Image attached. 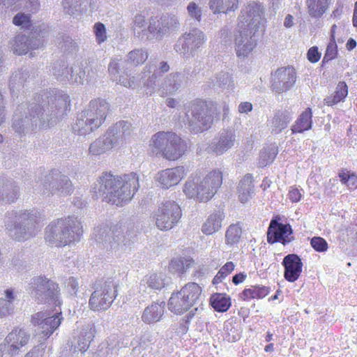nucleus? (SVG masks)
<instances>
[{
    "label": "nucleus",
    "instance_id": "nucleus-20",
    "mask_svg": "<svg viewBox=\"0 0 357 357\" xmlns=\"http://www.w3.org/2000/svg\"><path fill=\"white\" fill-rule=\"evenodd\" d=\"M132 132V124L128 121H121L111 126L105 134L116 147L126 142L131 137Z\"/></svg>",
    "mask_w": 357,
    "mask_h": 357
},
{
    "label": "nucleus",
    "instance_id": "nucleus-37",
    "mask_svg": "<svg viewBox=\"0 0 357 357\" xmlns=\"http://www.w3.org/2000/svg\"><path fill=\"white\" fill-rule=\"evenodd\" d=\"M238 198L241 202L245 203L254 192L252 176L246 174L239 182L238 187Z\"/></svg>",
    "mask_w": 357,
    "mask_h": 357
},
{
    "label": "nucleus",
    "instance_id": "nucleus-1",
    "mask_svg": "<svg viewBox=\"0 0 357 357\" xmlns=\"http://www.w3.org/2000/svg\"><path fill=\"white\" fill-rule=\"evenodd\" d=\"M40 105L18 106L13 116V128L19 134L36 129L52 126L58 119L66 114L70 107V98L63 91L54 90L45 95Z\"/></svg>",
    "mask_w": 357,
    "mask_h": 357
},
{
    "label": "nucleus",
    "instance_id": "nucleus-61",
    "mask_svg": "<svg viewBox=\"0 0 357 357\" xmlns=\"http://www.w3.org/2000/svg\"><path fill=\"white\" fill-rule=\"evenodd\" d=\"M215 79V84L218 86H227L229 87L232 86V77L228 73L220 72L216 75Z\"/></svg>",
    "mask_w": 357,
    "mask_h": 357
},
{
    "label": "nucleus",
    "instance_id": "nucleus-62",
    "mask_svg": "<svg viewBox=\"0 0 357 357\" xmlns=\"http://www.w3.org/2000/svg\"><path fill=\"white\" fill-rule=\"evenodd\" d=\"M337 44L335 40H330L326 50L324 60L330 61L335 58L337 55Z\"/></svg>",
    "mask_w": 357,
    "mask_h": 357
},
{
    "label": "nucleus",
    "instance_id": "nucleus-59",
    "mask_svg": "<svg viewBox=\"0 0 357 357\" xmlns=\"http://www.w3.org/2000/svg\"><path fill=\"white\" fill-rule=\"evenodd\" d=\"M79 1L80 0H64L62 3L64 12L66 14L73 15L79 10L81 3H78Z\"/></svg>",
    "mask_w": 357,
    "mask_h": 357
},
{
    "label": "nucleus",
    "instance_id": "nucleus-15",
    "mask_svg": "<svg viewBox=\"0 0 357 357\" xmlns=\"http://www.w3.org/2000/svg\"><path fill=\"white\" fill-rule=\"evenodd\" d=\"M135 236L132 228L116 225L112 227V235L109 237L110 248L116 251H125L133 243Z\"/></svg>",
    "mask_w": 357,
    "mask_h": 357
},
{
    "label": "nucleus",
    "instance_id": "nucleus-64",
    "mask_svg": "<svg viewBox=\"0 0 357 357\" xmlns=\"http://www.w3.org/2000/svg\"><path fill=\"white\" fill-rule=\"evenodd\" d=\"M169 268L174 273L183 274L184 268L182 258L172 259L169 264Z\"/></svg>",
    "mask_w": 357,
    "mask_h": 357
},
{
    "label": "nucleus",
    "instance_id": "nucleus-5",
    "mask_svg": "<svg viewBox=\"0 0 357 357\" xmlns=\"http://www.w3.org/2000/svg\"><path fill=\"white\" fill-rule=\"evenodd\" d=\"M80 220L74 216L57 219L45 228L46 241L56 246H64L79 241L82 235Z\"/></svg>",
    "mask_w": 357,
    "mask_h": 357
},
{
    "label": "nucleus",
    "instance_id": "nucleus-26",
    "mask_svg": "<svg viewBox=\"0 0 357 357\" xmlns=\"http://www.w3.org/2000/svg\"><path fill=\"white\" fill-rule=\"evenodd\" d=\"M185 142L175 132H172L164 158L174 161L180 158L185 152Z\"/></svg>",
    "mask_w": 357,
    "mask_h": 357
},
{
    "label": "nucleus",
    "instance_id": "nucleus-54",
    "mask_svg": "<svg viewBox=\"0 0 357 357\" xmlns=\"http://www.w3.org/2000/svg\"><path fill=\"white\" fill-rule=\"evenodd\" d=\"M235 265L233 262L229 261L227 262L218 272L217 275L214 277L213 280V283L214 284H218L222 282V280L226 278L229 274H230L233 270L234 269Z\"/></svg>",
    "mask_w": 357,
    "mask_h": 357
},
{
    "label": "nucleus",
    "instance_id": "nucleus-8",
    "mask_svg": "<svg viewBox=\"0 0 357 357\" xmlns=\"http://www.w3.org/2000/svg\"><path fill=\"white\" fill-rule=\"evenodd\" d=\"M202 289L198 284H186L179 291L173 293L168 302V309L174 312H195L203 310L202 305H198V299Z\"/></svg>",
    "mask_w": 357,
    "mask_h": 357
},
{
    "label": "nucleus",
    "instance_id": "nucleus-27",
    "mask_svg": "<svg viewBox=\"0 0 357 357\" xmlns=\"http://www.w3.org/2000/svg\"><path fill=\"white\" fill-rule=\"evenodd\" d=\"M47 192L52 193H58L61 195H70L73 190V184L68 176L63 174H55L52 181L47 185V183L44 185Z\"/></svg>",
    "mask_w": 357,
    "mask_h": 357
},
{
    "label": "nucleus",
    "instance_id": "nucleus-25",
    "mask_svg": "<svg viewBox=\"0 0 357 357\" xmlns=\"http://www.w3.org/2000/svg\"><path fill=\"white\" fill-rule=\"evenodd\" d=\"M172 132L160 131L152 135L149 142V155L164 158Z\"/></svg>",
    "mask_w": 357,
    "mask_h": 357
},
{
    "label": "nucleus",
    "instance_id": "nucleus-9",
    "mask_svg": "<svg viewBox=\"0 0 357 357\" xmlns=\"http://www.w3.org/2000/svg\"><path fill=\"white\" fill-rule=\"evenodd\" d=\"M213 109L203 100H196L191 103L190 112L186 113V121L190 128L195 132H202L211 127L213 123Z\"/></svg>",
    "mask_w": 357,
    "mask_h": 357
},
{
    "label": "nucleus",
    "instance_id": "nucleus-21",
    "mask_svg": "<svg viewBox=\"0 0 357 357\" xmlns=\"http://www.w3.org/2000/svg\"><path fill=\"white\" fill-rule=\"evenodd\" d=\"M156 66L153 63H149L144 66L140 74L139 82L142 83L141 89L147 96H151L160 86L158 81V75L156 73Z\"/></svg>",
    "mask_w": 357,
    "mask_h": 357
},
{
    "label": "nucleus",
    "instance_id": "nucleus-32",
    "mask_svg": "<svg viewBox=\"0 0 357 357\" xmlns=\"http://www.w3.org/2000/svg\"><path fill=\"white\" fill-rule=\"evenodd\" d=\"M291 119L292 116L290 112L287 111L276 113L270 123L269 129L273 135L280 133L287 127Z\"/></svg>",
    "mask_w": 357,
    "mask_h": 357
},
{
    "label": "nucleus",
    "instance_id": "nucleus-22",
    "mask_svg": "<svg viewBox=\"0 0 357 357\" xmlns=\"http://www.w3.org/2000/svg\"><path fill=\"white\" fill-rule=\"evenodd\" d=\"M236 135L232 130H225L213 140L208 146L207 151L216 155H221L231 149L235 144Z\"/></svg>",
    "mask_w": 357,
    "mask_h": 357
},
{
    "label": "nucleus",
    "instance_id": "nucleus-23",
    "mask_svg": "<svg viewBox=\"0 0 357 357\" xmlns=\"http://www.w3.org/2000/svg\"><path fill=\"white\" fill-rule=\"evenodd\" d=\"M126 61L122 59H112L108 66V71L112 79L124 87L135 89L139 84L135 76L128 74V73H123L119 75V70L121 67H123V63Z\"/></svg>",
    "mask_w": 357,
    "mask_h": 357
},
{
    "label": "nucleus",
    "instance_id": "nucleus-19",
    "mask_svg": "<svg viewBox=\"0 0 357 357\" xmlns=\"http://www.w3.org/2000/svg\"><path fill=\"white\" fill-rule=\"evenodd\" d=\"M293 240L292 229L289 224L284 225L275 219L271 220L267 231V241L269 243L280 242L286 245Z\"/></svg>",
    "mask_w": 357,
    "mask_h": 357
},
{
    "label": "nucleus",
    "instance_id": "nucleus-60",
    "mask_svg": "<svg viewBox=\"0 0 357 357\" xmlns=\"http://www.w3.org/2000/svg\"><path fill=\"white\" fill-rule=\"evenodd\" d=\"M311 246L319 252H326L328 248V243L325 239L319 236H314L310 240Z\"/></svg>",
    "mask_w": 357,
    "mask_h": 357
},
{
    "label": "nucleus",
    "instance_id": "nucleus-38",
    "mask_svg": "<svg viewBox=\"0 0 357 357\" xmlns=\"http://www.w3.org/2000/svg\"><path fill=\"white\" fill-rule=\"evenodd\" d=\"M210 304L218 312H225L231 306V299L225 294H214L210 298Z\"/></svg>",
    "mask_w": 357,
    "mask_h": 357
},
{
    "label": "nucleus",
    "instance_id": "nucleus-44",
    "mask_svg": "<svg viewBox=\"0 0 357 357\" xmlns=\"http://www.w3.org/2000/svg\"><path fill=\"white\" fill-rule=\"evenodd\" d=\"M142 282L149 287L155 290L162 289L165 285V276L162 273H153L144 278Z\"/></svg>",
    "mask_w": 357,
    "mask_h": 357
},
{
    "label": "nucleus",
    "instance_id": "nucleus-50",
    "mask_svg": "<svg viewBox=\"0 0 357 357\" xmlns=\"http://www.w3.org/2000/svg\"><path fill=\"white\" fill-rule=\"evenodd\" d=\"M128 61L134 66L142 64L148 59V53L143 49H135L127 55Z\"/></svg>",
    "mask_w": 357,
    "mask_h": 357
},
{
    "label": "nucleus",
    "instance_id": "nucleus-4",
    "mask_svg": "<svg viewBox=\"0 0 357 357\" xmlns=\"http://www.w3.org/2000/svg\"><path fill=\"white\" fill-rule=\"evenodd\" d=\"M222 183V172L215 169L205 176H189L183 186V192L188 199L205 202L215 195Z\"/></svg>",
    "mask_w": 357,
    "mask_h": 357
},
{
    "label": "nucleus",
    "instance_id": "nucleus-14",
    "mask_svg": "<svg viewBox=\"0 0 357 357\" xmlns=\"http://www.w3.org/2000/svg\"><path fill=\"white\" fill-rule=\"evenodd\" d=\"M259 31L241 29H236L234 35L235 51L237 57L244 59L248 57L254 50L257 45L256 35Z\"/></svg>",
    "mask_w": 357,
    "mask_h": 357
},
{
    "label": "nucleus",
    "instance_id": "nucleus-10",
    "mask_svg": "<svg viewBox=\"0 0 357 357\" xmlns=\"http://www.w3.org/2000/svg\"><path fill=\"white\" fill-rule=\"evenodd\" d=\"M266 19L263 7L255 2H250L241 10L238 17L237 29L243 31L250 30L251 32L264 31Z\"/></svg>",
    "mask_w": 357,
    "mask_h": 357
},
{
    "label": "nucleus",
    "instance_id": "nucleus-13",
    "mask_svg": "<svg viewBox=\"0 0 357 357\" xmlns=\"http://www.w3.org/2000/svg\"><path fill=\"white\" fill-rule=\"evenodd\" d=\"M116 296V284L112 280H107L96 285L89 299L93 311H105Z\"/></svg>",
    "mask_w": 357,
    "mask_h": 357
},
{
    "label": "nucleus",
    "instance_id": "nucleus-63",
    "mask_svg": "<svg viewBox=\"0 0 357 357\" xmlns=\"http://www.w3.org/2000/svg\"><path fill=\"white\" fill-rule=\"evenodd\" d=\"M165 307V302L158 300L148 305L144 312H164Z\"/></svg>",
    "mask_w": 357,
    "mask_h": 357
},
{
    "label": "nucleus",
    "instance_id": "nucleus-33",
    "mask_svg": "<svg viewBox=\"0 0 357 357\" xmlns=\"http://www.w3.org/2000/svg\"><path fill=\"white\" fill-rule=\"evenodd\" d=\"M6 337L11 344H15L20 352V349L29 343L31 334L25 328H15Z\"/></svg>",
    "mask_w": 357,
    "mask_h": 357
},
{
    "label": "nucleus",
    "instance_id": "nucleus-3",
    "mask_svg": "<svg viewBox=\"0 0 357 357\" xmlns=\"http://www.w3.org/2000/svg\"><path fill=\"white\" fill-rule=\"evenodd\" d=\"M41 219L40 213L35 208L11 211L6 213L5 228L12 238L24 241L36 234Z\"/></svg>",
    "mask_w": 357,
    "mask_h": 357
},
{
    "label": "nucleus",
    "instance_id": "nucleus-36",
    "mask_svg": "<svg viewBox=\"0 0 357 357\" xmlns=\"http://www.w3.org/2000/svg\"><path fill=\"white\" fill-rule=\"evenodd\" d=\"M210 9L213 13H228L238 8V0H210Z\"/></svg>",
    "mask_w": 357,
    "mask_h": 357
},
{
    "label": "nucleus",
    "instance_id": "nucleus-30",
    "mask_svg": "<svg viewBox=\"0 0 357 357\" xmlns=\"http://www.w3.org/2000/svg\"><path fill=\"white\" fill-rule=\"evenodd\" d=\"M182 75L180 73H171L160 84L158 93L161 96L176 92L181 86Z\"/></svg>",
    "mask_w": 357,
    "mask_h": 357
},
{
    "label": "nucleus",
    "instance_id": "nucleus-28",
    "mask_svg": "<svg viewBox=\"0 0 357 357\" xmlns=\"http://www.w3.org/2000/svg\"><path fill=\"white\" fill-rule=\"evenodd\" d=\"M18 195L19 189L15 183L12 180L0 176V202H14Z\"/></svg>",
    "mask_w": 357,
    "mask_h": 357
},
{
    "label": "nucleus",
    "instance_id": "nucleus-6",
    "mask_svg": "<svg viewBox=\"0 0 357 357\" xmlns=\"http://www.w3.org/2000/svg\"><path fill=\"white\" fill-rule=\"evenodd\" d=\"M109 107V104L103 99L91 100L73 125V132L78 135L85 136L100 128L106 119Z\"/></svg>",
    "mask_w": 357,
    "mask_h": 357
},
{
    "label": "nucleus",
    "instance_id": "nucleus-52",
    "mask_svg": "<svg viewBox=\"0 0 357 357\" xmlns=\"http://www.w3.org/2000/svg\"><path fill=\"white\" fill-rule=\"evenodd\" d=\"M70 68L64 62H59L54 65L52 69V73L55 78L60 82L68 81Z\"/></svg>",
    "mask_w": 357,
    "mask_h": 357
},
{
    "label": "nucleus",
    "instance_id": "nucleus-55",
    "mask_svg": "<svg viewBox=\"0 0 357 357\" xmlns=\"http://www.w3.org/2000/svg\"><path fill=\"white\" fill-rule=\"evenodd\" d=\"M162 17L158 18V17H153L149 20V32H151V39L155 38H162V37H160L159 36V30L160 31V29H162Z\"/></svg>",
    "mask_w": 357,
    "mask_h": 357
},
{
    "label": "nucleus",
    "instance_id": "nucleus-17",
    "mask_svg": "<svg viewBox=\"0 0 357 357\" xmlns=\"http://www.w3.org/2000/svg\"><path fill=\"white\" fill-rule=\"evenodd\" d=\"M62 314H54L52 316L45 317V314H36L37 317L33 316L32 322L34 325H38L41 329L42 336L38 340L39 344H44L45 341L49 338L53 333L58 328L61 323L62 318L60 317Z\"/></svg>",
    "mask_w": 357,
    "mask_h": 357
},
{
    "label": "nucleus",
    "instance_id": "nucleus-43",
    "mask_svg": "<svg viewBox=\"0 0 357 357\" xmlns=\"http://www.w3.org/2000/svg\"><path fill=\"white\" fill-rule=\"evenodd\" d=\"M28 40V36L17 35L10 42V47L15 54L19 55L25 54L29 52Z\"/></svg>",
    "mask_w": 357,
    "mask_h": 357
},
{
    "label": "nucleus",
    "instance_id": "nucleus-31",
    "mask_svg": "<svg viewBox=\"0 0 357 357\" xmlns=\"http://www.w3.org/2000/svg\"><path fill=\"white\" fill-rule=\"evenodd\" d=\"M132 29L135 36L140 40H151V34L149 32V24L147 25L144 15L137 14L135 16Z\"/></svg>",
    "mask_w": 357,
    "mask_h": 357
},
{
    "label": "nucleus",
    "instance_id": "nucleus-12",
    "mask_svg": "<svg viewBox=\"0 0 357 357\" xmlns=\"http://www.w3.org/2000/svg\"><path fill=\"white\" fill-rule=\"evenodd\" d=\"M182 215L180 206L173 200H165L153 213L155 226L162 231L172 229Z\"/></svg>",
    "mask_w": 357,
    "mask_h": 357
},
{
    "label": "nucleus",
    "instance_id": "nucleus-57",
    "mask_svg": "<svg viewBox=\"0 0 357 357\" xmlns=\"http://www.w3.org/2000/svg\"><path fill=\"white\" fill-rule=\"evenodd\" d=\"M187 13L188 16L197 22H201L202 15V9L198 4L191 1L187 6Z\"/></svg>",
    "mask_w": 357,
    "mask_h": 357
},
{
    "label": "nucleus",
    "instance_id": "nucleus-48",
    "mask_svg": "<svg viewBox=\"0 0 357 357\" xmlns=\"http://www.w3.org/2000/svg\"><path fill=\"white\" fill-rule=\"evenodd\" d=\"M86 72L82 66L74 65L70 68L68 82L73 84H83Z\"/></svg>",
    "mask_w": 357,
    "mask_h": 357
},
{
    "label": "nucleus",
    "instance_id": "nucleus-40",
    "mask_svg": "<svg viewBox=\"0 0 357 357\" xmlns=\"http://www.w3.org/2000/svg\"><path fill=\"white\" fill-rule=\"evenodd\" d=\"M348 94L347 86L344 82H340L335 89L334 95L327 96L324 99L325 104L332 106L343 100Z\"/></svg>",
    "mask_w": 357,
    "mask_h": 357
},
{
    "label": "nucleus",
    "instance_id": "nucleus-45",
    "mask_svg": "<svg viewBox=\"0 0 357 357\" xmlns=\"http://www.w3.org/2000/svg\"><path fill=\"white\" fill-rule=\"evenodd\" d=\"M47 33V28L43 25V29H36L34 33H31V36H29L28 45L29 51L37 50L41 47L43 45V40L42 39L45 36Z\"/></svg>",
    "mask_w": 357,
    "mask_h": 357
},
{
    "label": "nucleus",
    "instance_id": "nucleus-2",
    "mask_svg": "<svg viewBox=\"0 0 357 357\" xmlns=\"http://www.w3.org/2000/svg\"><path fill=\"white\" fill-rule=\"evenodd\" d=\"M139 187V176L131 172L122 176L103 174L93 188L96 197L116 206L129 202Z\"/></svg>",
    "mask_w": 357,
    "mask_h": 357
},
{
    "label": "nucleus",
    "instance_id": "nucleus-58",
    "mask_svg": "<svg viewBox=\"0 0 357 357\" xmlns=\"http://www.w3.org/2000/svg\"><path fill=\"white\" fill-rule=\"evenodd\" d=\"M93 33L96 36V40L99 45L106 41L107 38V31L102 23L97 22L94 24Z\"/></svg>",
    "mask_w": 357,
    "mask_h": 357
},
{
    "label": "nucleus",
    "instance_id": "nucleus-35",
    "mask_svg": "<svg viewBox=\"0 0 357 357\" xmlns=\"http://www.w3.org/2000/svg\"><path fill=\"white\" fill-rule=\"evenodd\" d=\"M312 114L310 108H307L298 117L295 123L291 126V130L292 134L302 133L312 128Z\"/></svg>",
    "mask_w": 357,
    "mask_h": 357
},
{
    "label": "nucleus",
    "instance_id": "nucleus-42",
    "mask_svg": "<svg viewBox=\"0 0 357 357\" xmlns=\"http://www.w3.org/2000/svg\"><path fill=\"white\" fill-rule=\"evenodd\" d=\"M93 337L94 331L92 328L83 330L78 337L77 344L75 345V350L80 352L86 351Z\"/></svg>",
    "mask_w": 357,
    "mask_h": 357
},
{
    "label": "nucleus",
    "instance_id": "nucleus-11",
    "mask_svg": "<svg viewBox=\"0 0 357 357\" xmlns=\"http://www.w3.org/2000/svg\"><path fill=\"white\" fill-rule=\"evenodd\" d=\"M206 40L207 37L204 31L198 28H194L178 38L174 49L184 59H188L195 56L196 52Z\"/></svg>",
    "mask_w": 357,
    "mask_h": 357
},
{
    "label": "nucleus",
    "instance_id": "nucleus-56",
    "mask_svg": "<svg viewBox=\"0 0 357 357\" xmlns=\"http://www.w3.org/2000/svg\"><path fill=\"white\" fill-rule=\"evenodd\" d=\"M13 23L22 28L29 29L31 25V16L24 13H18L13 17Z\"/></svg>",
    "mask_w": 357,
    "mask_h": 357
},
{
    "label": "nucleus",
    "instance_id": "nucleus-46",
    "mask_svg": "<svg viewBox=\"0 0 357 357\" xmlns=\"http://www.w3.org/2000/svg\"><path fill=\"white\" fill-rule=\"evenodd\" d=\"M278 153L277 148L274 146L264 148L261 152L259 158V165L265 167L271 164Z\"/></svg>",
    "mask_w": 357,
    "mask_h": 357
},
{
    "label": "nucleus",
    "instance_id": "nucleus-39",
    "mask_svg": "<svg viewBox=\"0 0 357 357\" xmlns=\"http://www.w3.org/2000/svg\"><path fill=\"white\" fill-rule=\"evenodd\" d=\"M331 0H307L308 12L312 17H321L328 9Z\"/></svg>",
    "mask_w": 357,
    "mask_h": 357
},
{
    "label": "nucleus",
    "instance_id": "nucleus-29",
    "mask_svg": "<svg viewBox=\"0 0 357 357\" xmlns=\"http://www.w3.org/2000/svg\"><path fill=\"white\" fill-rule=\"evenodd\" d=\"M225 215L223 211L218 210L211 213L202 227V231L206 235H211L222 227V222Z\"/></svg>",
    "mask_w": 357,
    "mask_h": 357
},
{
    "label": "nucleus",
    "instance_id": "nucleus-41",
    "mask_svg": "<svg viewBox=\"0 0 357 357\" xmlns=\"http://www.w3.org/2000/svg\"><path fill=\"white\" fill-rule=\"evenodd\" d=\"M162 29L159 30V36L164 37L169 35L170 33L178 29L179 22L178 18L175 15H164L162 16Z\"/></svg>",
    "mask_w": 357,
    "mask_h": 357
},
{
    "label": "nucleus",
    "instance_id": "nucleus-16",
    "mask_svg": "<svg viewBox=\"0 0 357 357\" xmlns=\"http://www.w3.org/2000/svg\"><path fill=\"white\" fill-rule=\"evenodd\" d=\"M271 79L273 90L281 93L293 86L296 80V72L292 67L280 68L272 74Z\"/></svg>",
    "mask_w": 357,
    "mask_h": 357
},
{
    "label": "nucleus",
    "instance_id": "nucleus-7",
    "mask_svg": "<svg viewBox=\"0 0 357 357\" xmlns=\"http://www.w3.org/2000/svg\"><path fill=\"white\" fill-rule=\"evenodd\" d=\"M29 293L38 303H47L54 312H61L59 284L45 276H36L29 284Z\"/></svg>",
    "mask_w": 357,
    "mask_h": 357
},
{
    "label": "nucleus",
    "instance_id": "nucleus-18",
    "mask_svg": "<svg viewBox=\"0 0 357 357\" xmlns=\"http://www.w3.org/2000/svg\"><path fill=\"white\" fill-rule=\"evenodd\" d=\"M186 174V169L183 166H178L158 172L154 178L158 186L169 189L178 185Z\"/></svg>",
    "mask_w": 357,
    "mask_h": 357
},
{
    "label": "nucleus",
    "instance_id": "nucleus-34",
    "mask_svg": "<svg viewBox=\"0 0 357 357\" xmlns=\"http://www.w3.org/2000/svg\"><path fill=\"white\" fill-rule=\"evenodd\" d=\"M114 148L109 137L105 134L91 144L89 151L91 155L98 156L109 152Z\"/></svg>",
    "mask_w": 357,
    "mask_h": 357
},
{
    "label": "nucleus",
    "instance_id": "nucleus-51",
    "mask_svg": "<svg viewBox=\"0 0 357 357\" xmlns=\"http://www.w3.org/2000/svg\"><path fill=\"white\" fill-rule=\"evenodd\" d=\"M27 78V74L22 71L15 72L13 74L10 80V88L13 93L19 91L23 87Z\"/></svg>",
    "mask_w": 357,
    "mask_h": 357
},
{
    "label": "nucleus",
    "instance_id": "nucleus-49",
    "mask_svg": "<svg viewBox=\"0 0 357 357\" xmlns=\"http://www.w3.org/2000/svg\"><path fill=\"white\" fill-rule=\"evenodd\" d=\"M268 288L264 286H255L245 289L243 293L244 298H262L268 294Z\"/></svg>",
    "mask_w": 357,
    "mask_h": 357
},
{
    "label": "nucleus",
    "instance_id": "nucleus-47",
    "mask_svg": "<svg viewBox=\"0 0 357 357\" xmlns=\"http://www.w3.org/2000/svg\"><path fill=\"white\" fill-rule=\"evenodd\" d=\"M242 229L238 224L231 225L225 234V239L227 244H236L241 236Z\"/></svg>",
    "mask_w": 357,
    "mask_h": 357
},
{
    "label": "nucleus",
    "instance_id": "nucleus-24",
    "mask_svg": "<svg viewBox=\"0 0 357 357\" xmlns=\"http://www.w3.org/2000/svg\"><path fill=\"white\" fill-rule=\"evenodd\" d=\"M282 264L284 268V277L285 280L294 282L298 279L302 272L303 263L297 255H287L283 259Z\"/></svg>",
    "mask_w": 357,
    "mask_h": 357
},
{
    "label": "nucleus",
    "instance_id": "nucleus-53",
    "mask_svg": "<svg viewBox=\"0 0 357 357\" xmlns=\"http://www.w3.org/2000/svg\"><path fill=\"white\" fill-rule=\"evenodd\" d=\"M20 354L17 347L11 344L6 337L0 344V357H15Z\"/></svg>",
    "mask_w": 357,
    "mask_h": 357
}]
</instances>
